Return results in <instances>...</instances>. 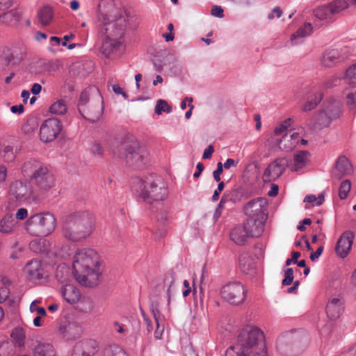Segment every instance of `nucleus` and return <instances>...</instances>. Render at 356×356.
Instances as JSON below:
<instances>
[{"label":"nucleus","mask_w":356,"mask_h":356,"mask_svg":"<svg viewBox=\"0 0 356 356\" xmlns=\"http://www.w3.org/2000/svg\"><path fill=\"white\" fill-rule=\"evenodd\" d=\"M34 356H56V352L54 346L49 343L41 341H37V344L33 348Z\"/></svg>","instance_id":"cd10ccee"},{"label":"nucleus","mask_w":356,"mask_h":356,"mask_svg":"<svg viewBox=\"0 0 356 356\" xmlns=\"http://www.w3.org/2000/svg\"><path fill=\"white\" fill-rule=\"evenodd\" d=\"M114 154L137 169H143L149 162V152L136 140H124L115 148Z\"/></svg>","instance_id":"0eeeda50"},{"label":"nucleus","mask_w":356,"mask_h":356,"mask_svg":"<svg viewBox=\"0 0 356 356\" xmlns=\"http://www.w3.org/2000/svg\"><path fill=\"white\" fill-rule=\"evenodd\" d=\"M312 25L310 23H305L298 31L291 36V42L292 45L302 42V38L309 35L312 32Z\"/></svg>","instance_id":"bb28decb"},{"label":"nucleus","mask_w":356,"mask_h":356,"mask_svg":"<svg viewBox=\"0 0 356 356\" xmlns=\"http://www.w3.org/2000/svg\"><path fill=\"white\" fill-rule=\"evenodd\" d=\"M24 111V106L22 104L13 106L10 108V111L13 113L22 114Z\"/></svg>","instance_id":"052dcab7"},{"label":"nucleus","mask_w":356,"mask_h":356,"mask_svg":"<svg viewBox=\"0 0 356 356\" xmlns=\"http://www.w3.org/2000/svg\"><path fill=\"white\" fill-rule=\"evenodd\" d=\"M279 188L278 186L275 184H272L270 190L268 192V195L270 197H275L278 194Z\"/></svg>","instance_id":"774afa93"},{"label":"nucleus","mask_w":356,"mask_h":356,"mask_svg":"<svg viewBox=\"0 0 356 356\" xmlns=\"http://www.w3.org/2000/svg\"><path fill=\"white\" fill-rule=\"evenodd\" d=\"M92 90H96V89L92 88H87L82 91L79 99L78 110L83 118L89 120L91 122H95L99 120V115L92 119L87 118L83 114L84 111L83 109V107H84L89 102L90 93Z\"/></svg>","instance_id":"393cba45"},{"label":"nucleus","mask_w":356,"mask_h":356,"mask_svg":"<svg viewBox=\"0 0 356 356\" xmlns=\"http://www.w3.org/2000/svg\"><path fill=\"white\" fill-rule=\"evenodd\" d=\"M323 95L321 92H316L313 94L309 99H308L302 107L304 112H308L314 110L318 104L322 101Z\"/></svg>","instance_id":"2f4dec72"},{"label":"nucleus","mask_w":356,"mask_h":356,"mask_svg":"<svg viewBox=\"0 0 356 356\" xmlns=\"http://www.w3.org/2000/svg\"><path fill=\"white\" fill-rule=\"evenodd\" d=\"M286 128L285 127V125H283L282 123L277 126V127H275V130H274V133L276 136H279V135H281L282 134H283L284 131H286Z\"/></svg>","instance_id":"338daca9"},{"label":"nucleus","mask_w":356,"mask_h":356,"mask_svg":"<svg viewBox=\"0 0 356 356\" xmlns=\"http://www.w3.org/2000/svg\"><path fill=\"white\" fill-rule=\"evenodd\" d=\"M53 15V10L49 6H44L38 13L39 21L43 26H47L51 23Z\"/></svg>","instance_id":"72a5a7b5"},{"label":"nucleus","mask_w":356,"mask_h":356,"mask_svg":"<svg viewBox=\"0 0 356 356\" xmlns=\"http://www.w3.org/2000/svg\"><path fill=\"white\" fill-rule=\"evenodd\" d=\"M98 20L104 26L106 38L102 46V53L107 58L118 56L123 46L120 42L124 31L122 19L119 10L112 6L108 13H99Z\"/></svg>","instance_id":"f257e3e1"},{"label":"nucleus","mask_w":356,"mask_h":356,"mask_svg":"<svg viewBox=\"0 0 356 356\" xmlns=\"http://www.w3.org/2000/svg\"><path fill=\"white\" fill-rule=\"evenodd\" d=\"M17 221L12 214L7 213L0 220V232L8 234L14 231Z\"/></svg>","instance_id":"c85d7f7f"},{"label":"nucleus","mask_w":356,"mask_h":356,"mask_svg":"<svg viewBox=\"0 0 356 356\" xmlns=\"http://www.w3.org/2000/svg\"><path fill=\"white\" fill-rule=\"evenodd\" d=\"M22 171L30 176V181L35 192L44 193L55 186V178L44 163L31 159L23 165Z\"/></svg>","instance_id":"423d86ee"},{"label":"nucleus","mask_w":356,"mask_h":356,"mask_svg":"<svg viewBox=\"0 0 356 356\" xmlns=\"http://www.w3.org/2000/svg\"><path fill=\"white\" fill-rule=\"evenodd\" d=\"M54 216L49 212L35 213L29 217L26 222V229L32 236H47L56 227Z\"/></svg>","instance_id":"1a4fd4ad"},{"label":"nucleus","mask_w":356,"mask_h":356,"mask_svg":"<svg viewBox=\"0 0 356 356\" xmlns=\"http://www.w3.org/2000/svg\"><path fill=\"white\" fill-rule=\"evenodd\" d=\"M90 152L93 155L101 157L103 156L104 149L99 143L95 142L91 145Z\"/></svg>","instance_id":"a18cd8bd"},{"label":"nucleus","mask_w":356,"mask_h":356,"mask_svg":"<svg viewBox=\"0 0 356 356\" xmlns=\"http://www.w3.org/2000/svg\"><path fill=\"white\" fill-rule=\"evenodd\" d=\"M113 92L117 95H121L125 99H127L129 95L123 90V89L118 85L114 84L112 87Z\"/></svg>","instance_id":"5fc2aeb1"},{"label":"nucleus","mask_w":356,"mask_h":356,"mask_svg":"<svg viewBox=\"0 0 356 356\" xmlns=\"http://www.w3.org/2000/svg\"><path fill=\"white\" fill-rule=\"evenodd\" d=\"M291 164L287 159L277 158L266 168L262 179L264 182H270L279 178Z\"/></svg>","instance_id":"dca6fc26"},{"label":"nucleus","mask_w":356,"mask_h":356,"mask_svg":"<svg viewBox=\"0 0 356 356\" xmlns=\"http://www.w3.org/2000/svg\"><path fill=\"white\" fill-rule=\"evenodd\" d=\"M223 171V165L221 162L217 163V168L213 172V179L216 181L218 182L220 180V175Z\"/></svg>","instance_id":"de8ad7c7"},{"label":"nucleus","mask_w":356,"mask_h":356,"mask_svg":"<svg viewBox=\"0 0 356 356\" xmlns=\"http://www.w3.org/2000/svg\"><path fill=\"white\" fill-rule=\"evenodd\" d=\"M312 223V220L310 218H305L302 221L300 222V224L298 225V229L303 232L306 229L305 225H309Z\"/></svg>","instance_id":"13d9d810"},{"label":"nucleus","mask_w":356,"mask_h":356,"mask_svg":"<svg viewBox=\"0 0 356 356\" xmlns=\"http://www.w3.org/2000/svg\"><path fill=\"white\" fill-rule=\"evenodd\" d=\"M227 202L225 199L222 196L220 202L218 203V206L216 208L214 214H213V219L215 221H216L219 217L221 216L222 211L223 208L225 207V204Z\"/></svg>","instance_id":"c03bdc74"},{"label":"nucleus","mask_w":356,"mask_h":356,"mask_svg":"<svg viewBox=\"0 0 356 356\" xmlns=\"http://www.w3.org/2000/svg\"><path fill=\"white\" fill-rule=\"evenodd\" d=\"M28 216V211L26 209L24 208H20L17 211L15 216L14 217L15 220H24Z\"/></svg>","instance_id":"3c124183"},{"label":"nucleus","mask_w":356,"mask_h":356,"mask_svg":"<svg viewBox=\"0 0 356 356\" xmlns=\"http://www.w3.org/2000/svg\"><path fill=\"white\" fill-rule=\"evenodd\" d=\"M254 227L253 220H246L243 225L232 229L230 239L238 245H244L248 238L255 236L253 231Z\"/></svg>","instance_id":"f3484780"},{"label":"nucleus","mask_w":356,"mask_h":356,"mask_svg":"<svg viewBox=\"0 0 356 356\" xmlns=\"http://www.w3.org/2000/svg\"><path fill=\"white\" fill-rule=\"evenodd\" d=\"M156 218L157 221L160 223V227L154 233L155 238L157 239L164 236L167 232L165 227L163 226L164 222L167 220L168 218L166 211L161 209L157 214Z\"/></svg>","instance_id":"473e14b6"},{"label":"nucleus","mask_w":356,"mask_h":356,"mask_svg":"<svg viewBox=\"0 0 356 356\" xmlns=\"http://www.w3.org/2000/svg\"><path fill=\"white\" fill-rule=\"evenodd\" d=\"M172 111V107L168 104L165 100L159 99L154 108V112L156 115H161L163 112L170 113Z\"/></svg>","instance_id":"ea45409f"},{"label":"nucleus","mask_w":356,"mask_h":356,"mask_svg":"<svg viewBox=\"0 0 356 356\" xmlns=\"http://www.w3.org/2000/svg\"><path fill=\"white\" fill-rule=\"evenodd\" d=\"M213 152H214L213 147L211 145H209L204 151V153L202 155V159H211Z\"/></svg>","instance_id":"4d7b16f0"},{"label":"nucleus","mask_w":356,"mask_h":356,"mask_svg":"<svg viewBox=\"0 0 356 356\" xmlns=\"http://www.w3.org/2000/svg\"><path fill=\"white\" fill-rule=\"evenodd\" d=\"M61 121L57 118L45 120L40 128V138L44 143H50L54 140L62 130Z\"/></svg>","instance_id":"4468645a"},{"label":"nucleus","mask_w":356,"mask_h":356,"mask_svg":"<svg viewBox=\"0 0 356 356\" xmlns=\"http://www.w3.org/2000/svg\"><path fill=\"white\" fill-rule=\"evenodd\" d=\"M67 111V106L64 100L59 99L49 107V112L56 115H63Z\"/></svg>","instance_id":"4c0bfd02"},{"label":"nucleus","mask_w":356,"mask_h":356,"mask_svg":"<svg viewBox=\"0 0 356 356\" xmlns=\"http://www.w3.org/2000/svg\"><path fill=\"white\" fill-rule=\"evenodd\" d=\"M35 125V120L29 119L27 120L26 123L24 124L22 129L24 132H30L34 129Z\"/></svg>","instance_id":"09e8293b"},{"label":"nucleus","mask_w":356,"mask_h":356,"mask_svg":"<svg viewBox=\"0 0 356 356\" xmlns=\"http://www.w3.org/2000/svg\"><path fill=\"white\" fill-rule=\"evenodd\" d=\"M345 74L350 79H356V68H346Z\"/></svg>","instance_id":"e2e57ef3"},{"label":"nucleus","mask_w":356,"mask_h":356,"mask_svg":"<svg viewBox=\"0 0 356 356\" xmlns=\"http://www.w3.org/2000/svg\"><path fill=\"white\" fill-rule=\"evenodd\" d=\"M94 226V217L88 212L73 213L67 216L63 221V235L67 241H81L91 234Z\"/></svg>","instance_id":"20e7f679"},{"label":"nucleus","mask_w":356,"mask_h":356,"mask_svg":"<svg viewBox=\"0 0 356 356\" xmlns=\"http://www.w3.org/2000/svg\"><path fill=\"white\" fill-rule=\"evenodd\" d=\"M309 152L306 150L300 151L298 154L294 156V163L291 164V170L293 172H298L299 170L303 168L306 165V159Z\"/></svg>","instance_id":"c756f323"},{"label":"nucleus","mask_w":356,"mask_h":356,"mask_svg":"<svg viewBox=\"0 0 356 356\" xmlns=\"http://www.w3.org/2000/svg\"><path fill=\"white\" fill-rule=\"evenodd\" d=\"M350 53V48L348 47L327 49L323 53L321 61L325 67L341 65Z\"/></svg>","instance_id":"2eb2a0df"},{"label":"nucleus","mask_w":356,"mask_h":356,"mask_svg":"<svg viewBox=\"0 0 356 356\" xmlns=\"http://www.w3.org/2000/svg\"><path fill=\"white\" fill-rule=\"evenodd\" d=\"M282 14V10L279 7H276L273 9V12L268 15V17L269 19H273L275 16L279 18L281 17Z\"/></svg>","instance_id":"bf43d9fd"},{"label":"nucleus","mask_w":356,"mask_h":356,"mask_svg":"<svg viewBox=\"0 0 356 356\" xmlns=\"http://www.w3.org/2000/svg\"><path fill=\"white\" fill-rule=\"evenodd\" d=\"M350 187L351 184L350 180L346 179L341 182L339 190V197L341 200H344L347 197Z\"/></svg>","instance_id":"79ce46f5"},{"label":"nucleus","mask_w":356,"mask_h":356,"mask_svg":"<svg viewBox=\"0 0 356 356\" xmlns=\"http://www.w3.org/2000/svg\"><path fill=\"white\" fill-rule=\"evenodd\" d=\"M104 356H127L124 351L118 346H110L105 348Z\"/></svg>","instance_id":"a19ab883"},{"label":"nucleus","mask_w":356,"mask_h":356,"mask_svg":"<svg viewBox=\"0 0 356 356\" xmlns=\"http://www.w3.org/2000/svg\"><path fill=\"white\" fill-rule=\"evenodd\" d=\"M131 189L137 193L140 200L150 205H162V202L168 194V188L163 179L155 175H149L145 178H134L131 181Z\"/></svg>","instance_id":"7ed1b4c3"},{"label":"nucleus","mask_w":356,"mask_h":356,"mask_svg":"<svg viewBox=\"0 0 356 356\" xmlns=\"http://www.w3.org/2000/svg\"><path fill=\"white\" fill-rule=\"evenodd\" d=\"M267 206L266 198L257 197L247 202L243 209L244 213L250 218L248 220H253L256 227H262L268 218Z\"/></svg>","instance_id":"9d476101"},{"label":"nucleus","mask_w":356,"mask_h":356,"mask_svg":"<svg viewBox=\"0 0 356 356\" xmlns=\"http://www.w3.org/2000/svg\"><path fill=\"white\" fill-rule=\"evenodd\" d=\"M355 235L353 232L348 230L344 232L336 244L335 252L337 256L341 259L346 258L352 248Z\"/></svg>","instance_id":"a211bd4d"},{"label":"nucleus","mask_w":356,"mask_h":356,"mask_svg":"<svg viewBox=\"0 0 356 356\" xmlns=\"http://www.w3.org/2000/svg\"><path fill=\"white\" fill-rule=\"evenodd\" d=\"M204 164L201 162H199L197 164V171L193 174V177L195 178H197L200 176V175L202 174V171L204 170Z\"/></svg>","instance_id":"0e129e2a"},{"label":"nucleus","mask_w":356,"mask_h":356,"mask_svg":"<svg viewBox=\"0 0 356 356\" xmlns=\"http://www.w3.org/2000/svg\"><path fill=\"white\" fill-rule=\"evenodd\" d=\"M61 294L64 300L70 304L76 303L80 298L79 289L72 284H65L61 288Z\"/></svg>","instance_id":"b1692460"},{"label":"nucleus","mask_w":356,"mask_h":356,"mask_svg":"<svg viewBox=\"0 0 356 356\" xmlns=\"http://www.w3.org/2000/svg\"><path fill=\"white\" fill-rule=\"evenodd\" d=\"M10 294V290L6 286H2L0 288V303L3 302Z\"/></svg>","instance_id":"8fccbe9b"},{"label":"nucleus","mask_w":356,"mask_h":356,"mask_svg":"<svg viewBox=\"0 0 356 356\" xmlns=\"http://www.w3.org/2000/svg\"><path fill=\"white\" fill-rule=\"evenodd\" d=\"M152 315L154 316V320L157 325V330L159 329V321L162 318V315L159 311V309H155L151 310Z\"/></svg>","instance_id":"6e6d98bb"},{"label":"nucleus","mask_w":356,"mask_h":356,"mask_svg":"<svg viewBox=\"0 0 356 356\" xmlns=\"http://www.w3.org/2000/svg\"><path fill=\"white\" fill-rule=\"evenodd\" d=\"M19 14L16 10H10L0 15V21L6 24H12L13 22H17L19 20Z\"/></svg>","instance_id":"58836bf2"},{"label":"nucleus","mask_w":356,"mask_h":356,"mask_svg":"<svg viewBox=\"0 0 356 356\" xmlns=\"http://www.w3.org/2000/svg\"><path fill=\"white\" fill-rule=\"evenodd\" d=\"M35 191L31 182L17 180L9 186L8 195L12 200L24 202L35 196Z\"/></svg>","instance_id":"f8f14e48"},{"label":"nucleus","mask_w":356,"mask_h":356,"mask_svg":"<svg viewBox=\"0 0 356 356\" xmlns=\"http://www.w3.org/2000/svg\"><path fill=\"white\" fill-rule=\"evenodd\" d=\"M316 18L321 20H332L333 13L330 10L328 5L318 7L314 11Z\"/></svg>","instance_id":"e433bc0d"},{"label":"nucleus","mask_w":356,"mask_h":356,"mask_svg":"<svg viewBox=\"0 0 356 356\" xmlns=\"http://www.w3.org/2000/svg\"><path fill=\"white\" fill-rule=\"evenodd\" d=\"M222 196L227 202L236 204L243 200L248 199L251 196V193L245 186H236L230 191H225Z\"/></svg>","instance_id":"6ab92c4d"},{"label":"nucleus","mask_w":356,"mask_h":356,"mask_svg":"<svg viewBox=\"0 0 356 356\" xmlns=\"http://www.w3.org/2000/svg\"><path fill=\"white\" fill-rule=\"evenodd\" d=\"M211 15L213 16L217 17H222L224 16L223 15V9L219 6H213L211 8Z\"/></svg>","instance_id":"864d4df0"},{"label":"nucleus","mask_w":356,"mask_h":356,"mask_svg":"<svg viewBox=\"0 0 356 356\" xmlns=\"http://www.w3.org/2000/svg\"><path fill=\"white\" fill-rule=\"evenodd\" d=\"M335 170L334 175L338 178L348 175L353 172V168L350 162L345 156H341L335 162Z\"/></svg>","instance_id":"4be33fe9"},{"label":"nucleus","mask_w":356,"mask_h":356,"mask_svg":"<svg viewBox=\"0 0 356 356\" xmlns=\"http://www.w3.org/2000/svg\"><path fill=\"white\" fill-rule=\"evenodd\" d=\"M22 150V145H7L2 151L1 156L6 162H12L15 160L16 155Z\"/></svg>","instance_id":"7c9ffc66"},{"label":"nucleus","mask_w":356,"mask_h":356,"mask_svg":"<svg viewBox=\"0 0 356 356\" xmlns=\"http://www.w3.org/2000/svg\"><path fill=\"white\" fill-rule=\"evenodd\" d=\"M237 162H236L233 159H227L224 164H222L223 167L225 169H229L232 166H236Z\"/></svg>","instance_id":"69168bd1"},{"label":"nucleus","mask_w":356,"mask_h":356,"mask_svg":"<svg viewBox=\"0 0 356 356\" xmlns=\"http://www.w3.org/2000/svg\"><path fill=\"white\" fill-rule=\"evenodd\" d=\"M342 113V104L333 98H327L323 103L321 108L314 118L311 128L320 130L330 126L332 120L338 119Z\"/></svg>","instance_id":"6e6552de"},{"label":"nucleus","mask_w":356,"mask_h":356,"mask_svg":"<svg viewBox=\"0 0 356 356\" xmlns=\"http://www.w3.org/2000/svg\"><path fill=\"white\" fill-rule=\"evenodd\" d=\"M343 310L342 303L339 298H333L327 304L326 313L330 320L337 319Z\"/></svg>","instance_id":"5701e85b"},{"label":"nucleus","mask_w":356,"mask_h":356,"mask_svg":"<svg viewBox=\"0 0 356 356\" xmlns=\"http://www.w3.org/2000/svg\"><path fill=\"white\" fill-rule=\"evenodd\" d=\"M229 348L252 356H262L263 353L268 356L263 332L252 325H246L243 328L237 337L236 343Z\"/></svg>","instance_id":"39448f33"},{"label":"nucleus","mask_w":356,"mask_h":356,"mask_svg":"<svg viewBox=\"0 0 356 356\" xmlns=\"http://www.w3.org/2000/svg\"><path fill=\"white\" fill-rule=\"evenodd\" d=\"M10 336L15 342V346L22 347L24 346L26 334L22 327H15L12 331Z\"/></svg>","instance_id":"c9c22d12"},{"label":"nucleus","mask_w":356,"mask_h":356,"mask_svg":"<svg viewBox=\"0 0 356 356\" xmlns=\"http://www.w3.org/2000/svg\"><path fill=\"white\" fill-rule=\"evenodd\" d=\"M15 58H14L10 49L3 47L0 49V65H15Z\"/></svg>","instance_id":"f704fd0d"},{"label":"nucleus","mask_w":356,"mask_h":356,"mask_svg":"<svg viewBox=\"0 0 356 356\" xmlns=\"http://www.w3.org/2000/svg\"><path fill=\"white\" fill-rule=\"evenodd\" d=\"M13 0H0V10L9 8L12 5Z\"/></svg>","instance_id":"680f3d73"},{"label":"nucleus","mask_w":356,"mask_h":356,"mask_svg":"<svg viewBox=\"0 0 356 356\" xmlns=\"http://www.w3.org/2000/svg\"><path fill=\"white\" fill-rule=\"evenodd\" d=\"M99 256L90 248H83L76 252L72 273L76 280L83 286L93 287L97 284L101 274Z\"/></svg>","instance_id":"f03ea898"},{"label":"nucleus","mask_w":356,"mask_h":356,"mask_svg":"<svg viewBox=\"0 0 356 356\" xmlns=\"http://www.w3.org/2000/svg\"><path fill=\"white\" fill-rule=\"evenodd\" d=\"M63 337L67 341L75 340L81 337L82 333L81 327L74 321L63 322L59 328Z\"/></svg>","instance_id":"aec40b11"},{"label":"nucleus","mask_w":356,"mask_h":356,"mask_svg":"<svg viewBox=\"0 0 356 356\" xmlns=\"http://www.w3.org/2000/svg\"><path fill=\"white\" fill-rule=\"evenodd\" d=\"M25 272L29 275L30 280L36 282L43 277V268L40 261L37 259L31 260L24 268Z\"/></svg>","instance_id":"412c9836"},{"label":"nucleus","mask_w":356,"mask_h":356,"mask_svg":"<svg viewBox=\"0 0 356 356\" xmlns=\"http://www.w3.org/2000/svg\"><path fill=\"white\" fill-rule=\"evenodd\" d=\"M220 296L230 305H239L245 300V291L240 282H230L221 288Z\"/></svg>","instance_id":"9b49d317"},{"label":"nucleus","mask_w":356,"mask_h":356,"mask_svg":"<svg viewBox=\"0 0 356 356\" xmlns=\"http://www.w3.org/2000/svg\"><path fill=\"white\" fill-rule=\"evenodd\" d=\"M299 343V335L293 332H287L278 337L277 348L283 355H293L298 353L296 351V348Z\"/></svg>","instance_id":"ddd939ff"},{"label":"nucleus","mask_w":356,"mask_h":356,"mask_svg":"<svg viewBox=\"0 0 356 356\" xmlns=\"http://www.w3.org/2000/svg\"><path fill=\"white\" fill-rule=\"evenodd\" d=\"M347 98V105L350 107V109L356 108V91L350 92L346 96Z\"/></svg>","instance_id":"49530a36"},{"label":"nucleus","mask_w":356,"mask_h":356,"mask_svg":"<svg viewBox=\"0 0 356 356\" xmlns=\"http://www.w3.org/2000/svg\"><path fill=\"white\" fill-rule=\"evenodd\" d=\"M293 270L291 268H288L284 270V278L282 281L283 286H289L293 281Z\"/></svg>","instance_id":"37998d69"},{"label":"nucleus","mask_w":356,"mask_h":356,"mask_svg":"<svg viewBox=\"0 0 356 356\" xmlns=\"http://www.w3.org/2000/svg\"><path fill=\"white\" fill-rule=\"evenodd\" d=\"M238 266L241 271L249 274L254 269V263L252 257L248 252H243L238 257Z\"/></svg>","instance_id":"a878e982"},{"label":"nucleus","mask_w":356,"mask_h":356,"mask_svg":"<svg viewBox=\"0 0 356 356\" xmlns=\"http://www.w3.org/2000/svg\"><path fill=\"white\" fill-rule=\"evenodd\" d=\"M323 250H324V247L323 245L319 246L315 252L311 253L310 257H309L310 259L312 261H316L319 258V257L322 254Z\"/></svg>","instance_id":"603ef678"}]
</instances>
